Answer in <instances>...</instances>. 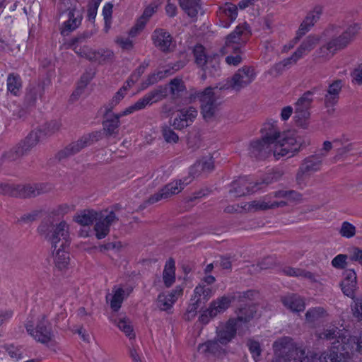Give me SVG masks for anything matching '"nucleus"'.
<instances>
[{"mask_svg": "<svg viewBox=\"0 0 362 362\" xmlns=\"http://www.w3.org/2000/svg\"><path fill=\"white\" fill-rule=\"evenodd\" d=\"M231 299L228 296H222L211 303L207 312L211 317H216L218 314L223 313L230 306Z\"/></svg>", "mask_w": 362, "mask_h": 362, "instance_id": "bb28decb", "label": "nucleus"}, {"mask_svg": "<svg viewBox=\"0 0 362 362\" xmlns=\"http://www.w3.org/2000/svg\"><path fill=\"white\" fill-rule=\"evenodd\" d=\"M343 85V81L340 79L334 80L329 83L323 98L326 108H332L337 104Z\"/></svg>", "mask_w": 362, "mask_h": 362, "instance_id": "f3484780", "label": "nucleus"}, {"mask_svg": "<svg viewBox=\"0 0 362 362\" xmlns=\"http://www.w3.org/2000/svg\"><path fill=\"white\" fill-rule=\"evenodd\" d=\"M339 145H342L340 139H334L332 142L325 141L322 148L319 150V156L321 157H326L328 156V153L333 148H337Z\"/></svg>", "mask_w": 362, "mask_h": 362, "instance_id": "864d4df0", "label": "nucleus"}, {"mask_svg": "<svg viewBox=\"0 0 362 362\" xmlns=\"http://www.w3.org/2000/svg\"><path fill=\"white\" fill-rule=\"evenodd\" d=\"M356 227L348 221L342 223L339 233L342 237L351 238L356 234Z\"/></svg>", "mask_w": 362, "mask_h": 362, "instance_id": "6e6d98bb", "label": "nucleus"}, {"mask_svg": "<svg viewBox=\"0 0 362 362\" xmlns=\"http://www.w3.org/2000/svg\"><path fill=\"white\" fill-rule=\"evenodd\" d=\"M221 350V347L216 341H208L198 346V351L204 354H216Z\"/></svg>", "mask_w": 362, "mask_h": 362, "instance_id": "58836bf2", "label": "nucleus"}, {"mask_svg": "<svg viewBox=\"0 0 362 362\" xmlns=\"http://www.w3.org/2000/svg\"><path fill=\"white\" fill-rule=\"evenodd\" d=\"M273 192H271L259 200L250 202L245 205L244 209L248 211H266L268 209H275L283 208L287 206V202L284 200H274L275 198Z\"/></svg>", "mask_w": 362, "mask_h": 362, "instance_id": "9b49d317", "label": "nucleus"}, {"mask_svg": "<svg viewBox=\"0 0 362 362\" xmlns=\"http://www.w3.org/2000/svg\"><path fill=\"white\" fill-rule=\"evenodd\" d=\"M23 87L22 78L19 74L11 73L7 76V91L13 96H19Z\"/></svg>", "mask_w": 362, "mask_h": 362, "instance_id": "7c9ffc66", "label": "nucleus"}, {"mask_svg": "<svg viewBox=\"0 0 362 362\" xmlns=\"http://www.w3.org/2000/svg\"><path fill=\"white\" fill-rule=\"evenodd\" d=\"M130 291L131 290L125 291L122 288L116 286L112 288L113 295L110 300V307L113 311H118L124 299L129 296Z\"/></svg>", "mask_w": 362, "mask_h": 362, "instance_id": "473e14b6", "label": "nucleus"}, {"mask_svg": "<svg viewBox=\"0 0 362 362\" xmlns=\"http://www.w3.org/2000/svg\"><path fill=\"white\" fill-rule=\"evenodd\" d=\"M346 255H338L332 259V265L337 269H344L346 265Z\"/></svg>", "mask_w": 362, "mask_h": 362, "instance_id": "69168bd1", "label": "nucleus"}, {"mask_svg": "<svg viewBox=\"0 0 362 362\" xmlns=\"http://www.w3.org/2000/svg\"><path fill=\"white\" fill-rule=\"evenodd\" d=\"M340 285L343 293L354 299L357 289L356 274L354 269H347L344 272V279Z\"/></svg>", "mask_w": 362, "mask_h": 362, "instance_id": "412c9836", "label": "nucleus"}, {"mask_svg": "<svg viewBox=\"0 0 362 362\" xmlns=\"http://www.w3.org/2000/svg\"><path fill=\"white\" fill-rule=\"evenodd\" d=\"M354 316L358 320H362V299H358L354 301V305L351 306Z\"/></svg>", "mask_w": 362, "mask_h": 362, "instance_id": "774afa93", "label": "nucleus"}, {"mask_svg": "<svg viewBox=\"0 0 362 362\" xmlns=\"http://www.w3.org/2000/svg\"><path fill=\"white\" fill-rule=\"evenodd\" d=\"M276 200H284L287 203L300 202L302 200V194L295 190H278L273 192V195Z\"/></svg>", "mask_w": 362, "mask_h": 362, "instance_id": "f704fd0d", "label": "nucleus"}, {"mask_svg": "<svg viewBox=\"0 0 362 362\" xmlns=\"http://www.w3.org/2000/svg\"><path fill=\"white\" fill-rule=\"evenodd\" d=\"M283 305L293 312H301L305 309V303L303 298L295 293L288 294L281 297Z\"/></svg>", "mask_w": 362, "mask_h": 362, "instance_id": "a878e982", "label": "nucleus"}, {"mask_svg": "<svg viewBox=\"0 0 362 362\" xmlns=\"http://www.w3.org/2000/svg\"><path fill=\"white\" fill-rule=\"evenodd\" d=\"M111 320L130 339H134L135 334L133 332V328L132 326L131 325V322H129V319L124 317H118L112 316Z\"/></svg>", "mask_w": 362, "mask_h": 362, "instance_id": "c9c22d12", "label": "nucleus"}, {"mask_svg": "<svg viewBox=\"0 0 362 362\" xmlns=\"http://www.w3.org/2000/svg\"><path fill=\"white\" fill-rule=\"evenodd\" d=\"M319 37L315 35H308L294 52V56L299 59L313 50L319 42Z\"/></svg>", "mask_w": 362, "mask_h": 362, "instance_id": "cd10ccee", "label": "nucleus"}, {"mask_svg": "<svg viewBox=\"0 0 362 362\" xmlns=\"http://www.w3.org/2000/svg\"><path fill=\"white\" fill-rule=\"evenodd\" d=\"M255 75L254 69L251 67L245 66L239 69L227 81L228 88L240 91L255 80Z\"/></svg>", "mask_w": 362, "mask_h": 362, "instance_id": "9d476101", "label": "nucleus"}, {"mask_svg": "<svg viewBox=\"0 0 362 362\" xmlns=\"http://www.w3.org/2000/svg\"><path fill=\"white\" fill-rule=\"evenodd\" d=\"M335 49L329 41L326 45L320 47L316 50L315 54L317 57L323 60H328L336 53Z\"/></svg>", "mask_w": 362, "mask_h": 362, "instance_id": "79ce46f5", "label": "nucleus"}, {"mask_svg": "<svg viewBox=\"0 0 362 362\" xmlns=\"http://www.w3.org/2000/svg\"><path fill=\"white\" fill-rule=\"evenodd\" d=\"M164 139L168 143H176L179 137L170 127H165L162 130Z\"/></svg>", "mask_w": 362, "mask_h": 362, "instance_id": "e2e57ef3", "label": "nucleus"}, {"mask_svg": "<svg viewBox=\"0 0 362 362\" xmlns=\"http://www.w3.org/2000/svg\"><path fill=\"white\" fill-rule=\"evenodd\" d=\"M247 37L246 26H237L235 30L227 36L225 45L221 49L222 54L240 53L246 43Z\"/></svg>", "mask_w": 362, "mask_h": 362, "instance_id": "6e6552de", "label": "nucleus"}, {"mask_svg": "<svg viewBox=\"0 0 362 362\" xmlns=\"http://www.w3.org/2000/svg\"><path fill=\"white\" fill-rule=\"evenodd\" d=\"M276 121H268L262 128V139L252 141L250 148L254 156L287 157L291 158L300 149V142L291 132L281 133Z\"/></svg>", "mask_w": 362, "mask_h": 362, "instance_id": "f257e3e1", "label": "nucleus"}, {"mask_svg": "<svg viewBox=\"0 0 362 362\" xmlns=\"http://www.w3.org/2000/svg\"><path fill=\"white\" fill-rule=\"evenodd\" d=\"M275 355L283 362H304L307 358L305 349L289 337H283L273 344Z\"/></svg>", "mask_w": 362, "mask_h": 362, "instance_id": "423d86ee", "label": "nucleus"}, {"mask_svg": "<svg viewBox=\"0 0 362 362\" xmlns=\"http://www.w3.org/2000/svg\"><path fill=\"white\" fill-rule=\"evenodd\" d=\"M170 93L174 96H178L180 93L182 92L185 89L183 81L179 78H174L171 80L169 83Z\"/></svg>", "mask_w": 362, "mask_h": 362, "instance_id": "13d9d810", "label": "nucleus"}, {"mask_svg": "<svg viewBox=\"0 0 362 362\" xmlns=\"http://www.w3.org/2000/svg\"><path fill=\"white\" fill-rule=\"evenodd\" d=\"M299 60L298 58L294 56V53L288 58L284 59L282 62L276 64L273 69L276 71L278 73L281 72L286 67L297 62Z\"/></svg>", "mask_w": 362, "mask_h": 362, "instance_id": "052dcab7", "label": "nucleus"}, {"mask_svg": "<svg viewBox=\"0 0 362 362\" xmlns=\"http://www.w3.org/2000/svg\"><path fill=\"white\" fill-rule=\"evenodd\" d=\"M202 69L204 71L202 78V79L206 78L207 76L216 77L220 75V62L216 56L209 57L206 64H204Z\"/></svg>", "mask_w": 362, "mask_h": 362, "instance_id": "c756f323", "label": "nucleus"}, {"mask_svg": "<svg viewBox=\"0 0 362 362\" xmlns=\"http://www.w3.org/2000/svg\"><path fill=\"white\" fill-rule=\"evenodd\" d=\"M197 116V110L194 107H189L179 110L173 126L177 129H182L189 126Z\"/></svg>", "mask_w": 362, "mask_h": 362, "instance_id": "6ab92c4d", "label": "nucleus"}, {"mask_svg": "<svg viewBox=\"0 0 362 362\" xmlns=\"http://www.w3.org/2000/svg\"><path fill=\"white\" fill-rule=\"evenodd\" d=\"M195 297L203 300V303L207 301L213 295L211 288L202 285H199L194 289Z\"/></svg>", "mask_w": 362, "mask_h": 362, "instance_id": "de8ad7c7", "label": "nucleus"}, {"mask_svg": "<svg viewBox=\"0 0 362 362\" xmlns=\"http://www.w3.org/2000/svg\"><path fill=\"white\" fill-rule=\"evenodd\" d=\"M351 41L350 37H347L344 33L337 37L332 38L329 42L336 51L340 50L346 47Z\"/></svg>", "mask_w": 362, "mask_h": 362, "instance_id": "49530a36", "label": "nucleus"}, {"mask_svg": "<svg viewBox=\"0 0 362 362\" xmlns=\"http://www.w3.org/2000/svg\"><path fill=\"white\" fill-rule=\"evenodd\" d=\"M255 184L249 182L246 177H239L230 184L229 193L234 197L245 196L256 192Z\"/></svg>", "mask_w": 362, "mask_h": 362, "instance_id": "a211bd4d", "label": "nucleus"}, {"mask_svg": "<svg viewBox=\"0 0 362 362\" xmlns=\"http://www.w3.org/2000/svg\"><path fill=\"white\" fill-rule=\"evenodd\" d=\"M92 60L94 59L99 64L104 63L113 57V52L108 49H100L97 52L92 53Z\"/></svg>", "mask_w": 362, "mask_h": 362, "instance_id": "3c124183", "label": "nucleus"}, {"mask_svg": "<svg viewBox=\"0 0 362 362\" xmlns=\"http://www.w3.org/2000/svg\"><path fill=\"white\" fill-rule=\"evenodd\" d=\"M39 234L52 245L56 267L62 270L69 262V247L71 243L69 227L65 221L54 223L52 217L44 218L37 228Z\"/></svg>", "mask_w": 362, "mask_h": 362, "instance_id": "f03ea898", "label": "nucleus"}, {"mask_svg": "<svg viewBox=\"0 0 362 362\" xmlns=\"http://www.w3.org/2000/svg\"><path fill=\"white\" fill-rule=\"evenodd\" d=\"M323 9L320 6H316L313 10L310 11L303 22L300 23L298 30L296 32V36L293 41L296 43L305 35L311 28L319 21L322 13Z\"/></svg>", "mask_w": 362, "mask_h": 362, "instance_id": "4468645a", "label": "nucleus"}, {"mask_svg": "<svg viewBox=\"0 0 362 362\" xmlns=\"http://www.w3.org/2000/svg\"><path fill=\"white\" fill-rule=\"evenodd\" d=\"M202 303L200 298H197L194 302L189 304L187 309V312L185 314V319L187 320H192L197 314V310L199 307V304Z\"/></svg>", "mask_w": 362, "mask_h": 362, "instance_id": "680f3d73", "label": "nucleus"}, {"mask_svg": "<svg viewBox=\"0 0 362 362\" xmlns=\"http://www.w3.org/2000/svg\"><path fill=\"white\" fill-rule=\"evenodd\" d=\"M182 293V290H175L168 294L160 293L158 295L156 305L158 308L163 311H168L170 309L175 302L177 300V295Z\"/></svg>", "mask_w": 362, "mask_h": 362, "instance_id": "393cba45", "label": "nucleus"}, {"mask_svg": "<svg viewBox=\"0 0 362 362\" xmlns=\"http://www.w3.org/2000/svg\"><path fill=\"white\" fill-rule=\"evenodd\" d=\"M61 127L62 123L59 119L46 122L42 128L31 131L23 140L4 153L1 158H19L26 155L39 142L42 136H51L58 132Z\"/></svg>", "mask_w": 362, "mask_h": 362, "instance_id": "20e7f679", "label": "nucleus"}, {"mask_svg": "<svg viewBox=\"0 0 362 362\" xmlns=\"http://www.w3.org/2000/svg\"><path fill=\"white\" fill-rule=\"evenodd\" d=\"M321 166L320 160H305V162L300 167L302 170L309 175L318 170Z\"/></svg>", "mask_w": 362, "mask_h": 362, "instance_id": "09e8293b", "label": "nucleus"}, {"mask_svg": "<svg viewBox=\"0 0 362 362\" xmlns=\"http://www.w3.org/2000/svg\"><path fill=\"white\" fill-rule=\"evenodd\" d=\"M194 56L196 64L202 67L207 62L210 56H206L204 48L202 45H197L194 49Z\"/></svg>", "mask_w": 362, "mask_h": 362, "instance_id": "8fccbe9b", "label": "nucleus"}, {"mask_svg": "<svg viewBox=\"0 0 362 362\" xmlns=\"http://www.w3.org/2000/svg\"><path fill=\"white\" fill-rule=\"evenodd\" d=\"M157 8L158 4L156 2L150 4L145 8L142 16L137 20L135 25L129 31V35L132 37L136 35V34L144 28L147 21L156 11Z\"/></svg>", "mask_w": 362, "mask_h": 362, "instance_id": "5701e85b", "label": "nucleus"}, {"mask_svg": "<svg viewBox=\"0 0 362 362\" xmlns=\"http://www.w3.org/2000/svg\"><path fill=\"white\" fill-rule=\"evenodd\" d=\"M88 36L86 34L71 39L65 46L72 49L78 56L90 60V48L88 45Z\"/></svg>", "mask_w": 362, "mask_h": 362, "instance_id": "dca6fc26", "label": "nucleus"}, {"mask_svg": "<svg viewBox=\"0 0 362 362\" xmlns=\"http://www.w3.org/2000/svg\"><path fill=\"white\" fill-rule=\"evenodd\" d=\"M90 141V134H88L83 136L81 139L72 142L66 146L64 149L59 151L55 158H67L79 152L85 146H88Z\"/></svg>", "mask_w": 362, "mask_h": 362, "instance_id": "aec40b11", "label": "nucleus"}, {"mask_svg": "<svg viewBox=\"0 0 362 362\" xmlns=\"http://www.w3.org/2000/svg\"><path fill=\"white\" fill-rule=\"evenodd\" d=\"M341 330L336 327H332L328 329H325L323 332L318 334V337L322 339H326L328 341L334 340L332 342V348L338 349L339 346H341V349L344 350V344L346 343V337L342 336L340 334Z\"/></svg>", "mask_w": 362, "mask_h": 362, "instance_id": "4be33fe9", "label": "nucleus"}, {"mask_svg": "<svg viewBox=\"0 0 362 362\" xmlns=\"http://www.w3.org/2000/svg\"><path fill=\"white\" fill-rule=\"evenodd\" d=\"M180 8L190 17H195L200 8V0H178Z\"/></svg>", "mask_w": 362, "mask_h": 362, "instance_id": "e433bc0d", "label": "nucleus"}, {"mask_svg": "<svg viewBox=\"0 0 362 362\" xmlns=\"http://www.w3.org/2000/svg\"><path fill=\"white\" fill-rule=\"evenodd\" d=\"M68 19L63 22L60 28L62 36H67L81 24L83 12L75 7L70 8L67 13Z\"/></svg>", "mask_w": 362, "mask_h": 362, "instance_id": "2eb2a0df", "label": "nucleus"}, {"mask_svg": "<svg viewBox=\"0 0 362 362\" xmlns=\"http://www.w3.org/2000/svg\"><path fill=\"white\" fill-rule=\"evenodd\" d=\"M339 145L338 147H337V156H358L357 153H351L352 151V145L351 144H346L342 146H340ZM358 156H361V155H358Z\"/></svg>", "mask_w": 362, "mask_h": 362, "instance_id": "0e129e2a", "label": "nucleus"}, {"mask_svg": "<svg viewBox=\"0 0 362 362\" xmlns=\"http://www.w3.org/2000/svg\"><path fill=\"white\" fill-rule=\"evenodd\" d=\"M195 98L200 102L201 112L205 119L212 118L218 109V96L211 87L196 93Z\"/></svg>", "mask_w": 362, "mask_h": 362, "instance_id": "1a4fd4ad", "label": "nucleus"}, {"mask_svg": "<svg viewBox=\"0 0 362 362\" xmlns=\"http://www.w3.org/2000/svg\"><path fill=\"white\" fill-rule=\"evenodd\" d=\"M127 93V87L122 86L114 95L110 103L109 104V107L107 109H112L115 105H116L119 102L123 99L125 94Z\"/></svg>", "mask_w": 362, "mask_h": 362, "instance_id": "338daca9", "label": "nucleus"}, {"mask_svg": "<svg viewBox=\"0 0 362 362\" xmlns=\"http://www.w3.org/2000/svg\"><path fill=\"white\" fill-rule=\"evenodd\" d=\"M74 221L82 227H87L90 224V210H83L74 217Z\"/></svg>", "mask_w": 362, "mask_h": 362, "instance_id": "4d7b16f0", "label": "nucleus"}, {"mask_svg": "<svg viewBox=\"0 0 362 362\" xmlns=\"http://www.w3.org/2000/svg\"><path fill=\"white\" fill-rule=\"evenodd\" d=\"M180 183L176 180L167 184L162 189L161 191L164 194V198H169L173 195L177 194L183 189V186H180Z\"/></svg>", "mask_w": 362, "mask_h": 362, "instance_id": "c03bdc74", "label": "nucleus"}, {"mask_svg": "<svg viewBox=\"0 0 362 362\" xmlns=\"http://www.w3.org/2000/svg\"><path fill=\"white\" fill-rule=\"evenodd\" d=\"M214 168L213 160H197L190 168L189 174L193 175V177H194L201 173H210Z\"/></svg>", "mask_w": 362, "mask_h": 362, "instance_id": "72a5a7b5", "label": "nucleus"}, {"mask_svg": "<svg viewBox=\"0 0 362 362\" xmlns=\"http://www.w3.org/2000/svg\"><path fill=\"white\" fill-rule=\"evenodd\" d=\"M98 215L97 212L92 210V220L95 219L94 226L95 236L98 239H103L109 233L110 226L116 222L118 218L112 211L106 215L101 214L99 218H98Z\"/></svg>", "mask_w": 362, "mask_h": 362, "instance_id": "f8f14e48", "label": "nucleus"}, {"mask_svg": "<svg viewBox=\"0 0 362 362\" xmlns=\"http://www.w3.org/2000/svg\"><path fill=\"white\" fill-rule=\"evenodd\" d=\"M25 326L27 332L36 341L47 344L52 339V327L45 315H42L37 319L35 327L33 321L31 320H28Z\"/></svg>", "mask_w": 362, "mask_h": 362, "instance_id": "0eeeda50", "label": "nucleus"}, {"mask_svg": "<svg viewBox=\"0 0 362 362\" xmlns=\"http://www.w3.org/2000/svg\"><path fill=\"white\" fill-rule=\"evenodd\" d=\"M255 312V307L254 305L240 308L238 314L237 320L240 322H247L254 317Z\"/></svg>", "mask_w": 362, "mask_h": 362, "instance_id": "a18cd8bd", "label": "nucleus"}, {"mask_svg": "<svg viewBox=\"0 0 362 362\" xmlns=\"http://www.w3.org/2000/svg\"><path fill=\"white\" fill-rule=\"evenodd\" d=\"M339 349L335 350H332L329 352L322 354L317 359H313L312 362H339L342 358V354L340 353Z\"/></svg>", "mask_w": 362, "mask_h": 362, "instance_id": "ea45409f", "label": "nucleus"}, {"mask_svg": "<svg viewBox=\"0 0 362 362\" xmlns=\"http://www.w3.org/2000/svg\"><path fill=\"white\" fill-rule=\"evenodd\" d=\"M52 186L47 183H33L15 185L8 182H0V194L17 198H32L42 194L47 193Z\"/></svg>", "mask_w": 362, "mask_h": 362, "instance_id": "39448f33", "label": "nucleus"}, {"mask_svg": "<svg viewBox=\"0 0 362 362\" xmlns=\"http://www.w3.org/2000/svg\"><path fill=\"white\" fill-rule=\"evenodd\" d=\"M237 320H229L228 322L217 332L218 341L221 344H226L231 341L236 334Z\"/></svg>", "mask_w": 362, "mask_h": 362, "instance_id": "b1692460", "label": "nucleus"}, {"mask_svg": "<svg viewBox=\"0 0 362 362\" xmlns=\"http://www.w3.org/2000/svg\"><path fill=\"white\" fill-rule=\"evenodd\" d=\"M283 272L287 276L297 277L300 276L305 279H310L311 281H315V276L313 273L300 269L286 267L283 269Z\"/></svg>", "mask_w": 362, "mask_h": 362, "instance_id": "a19ab883", "label": "nucleus"}, {"mask_svg": "<svg viewBox=\"0 0 362 362\" xmlns=\"http://www.w3.org/2000/svg\"><path fill=\"white\" fill-rule=\"evenodd\" d=\"M175 261L170 259L167 262L163 272V282L167 287L171 286L175 281Z\"/></svg>", "mask_w": 362, "mask_h": 362, "instance_id": "4c0bfd02", "label": "nucleus"}, {"mask_svg": "<svg viewBox=\"0 0 362 362\" xmlns=\"http://www.w3.org/2000/svg\"><path fill=\"white\" fill-rule=\"evenodd\" d=\"M281 175L282 174L280 172H275L272 174L267 175L261 182L254 183L255 189L257 190L261 189V187H259V185H261L262 184H265L266 185H268L269 184L278 181L281 177Z\"/></svg>", "mask_w": 362, "mask_h": 362, "instance_id": "bf43d9fd", "label": "nucleus"}, {"mask_svg": "<svg viewBox=\"0 0 362 362\" xmlns=\"http://www.w3.org/2000/svg\"><path fill=\"white\" fill-rule=\"evenodd\" d=\"M219 17L221 19V24L223 27H228L237 17L238 10L235 5L233 4H226L220 8Z\"/></svg>", "mask_w": 362, "mask_h": 362, "instance_id": "c85d7f7f", "label": "nucleus"}, {"mask_svg": "<svg viewBox=\"0 0 362 362\" xmlns=\"http://www.w3.org/2000/svg\"><path fill=\"white\" fill-rule=\"evenodd\" d=\"M151 40L154 46L162 52L168 53L174 49L172 35L163 28H156L152 33Z\"/></svg>", "mask_w": 362, "mask_h": 362, "instance_id": "ddd939ff", "label": "nucleus"}, {"mask_svg": "<svg viewBox=\"0 0 362 362\" xmlns=\"http://www.w3.org/2000/svg\"><path fill=\"white\" fill-rule=\"evenodd\" d=\"M309 93H303L295 103V110H304L310 111L313 98H308Z\"/></svg>", "mask_w": 362, "mask_h": 362, "instance_id": "603ef678", "label": "nucleus"}, {"mask_svg": "<svg viewBox=\"0 0 362 362\" xmlns=\"http://www.w3.org/2000/svg\"><path fill=\"white\" fill-rule=\"evenodd\" d=\"M167 90L166 87L163 86H159L152 90L119 114L110 113V109L106 107L103 121V131L105 135L107 136H117L119 134V119L121 117L143 110L147 105H151L162 100L167 96Z\"/></svg>", "mask_w": 362, "mask_h": 362, "instance_id": "7ed1b4c3", "label": "nucleus"}, {"mask_svg": "<svg viewBox=\"0 0 362 362\" xmlns=\"http://www.w3.org/2000/svg\"><path fill=\"white\" fill-rule=\"evenodd\" d=\"M90 83V74L86 71L81 76L74 91L70 96L69 102L74 103L78 100V98L83 94L87 86Z\"/></svg>", "mask_w": 362, "mask_h": 362, "instance_id": "2f4dec72", "label": "nucleus"}, {"mask_svg": "<svg viewBox=\"0 0 362 362\" xmlns=\"http://www.w3.org/2000/svg\"><path fill=\"white\" fill-rule=\"evenodd\" d=\"M325 310L322 308H313L309 309L305 313V318L308 322H313L323 316Z\"/></svg>", "mask_w": 362, "mask_h": 362, "instance_id": "5fc2aeb1", "label": "nucleus"}, {"mask_svg": "<svg viewBox=\"0 0 362 362\" xmlns=\"http://www.w3.org/2000/svg\"><path fill=\"white\" fill-rule=\"evenodd\" d=\"M310 116V112L308 110H295L293 119L297 125L306 128Z\"/></svg>", "mask_w": 362, "mask_h": 362, "instance_id": "37998d69", "label": "nucleus"}]
</instances>
